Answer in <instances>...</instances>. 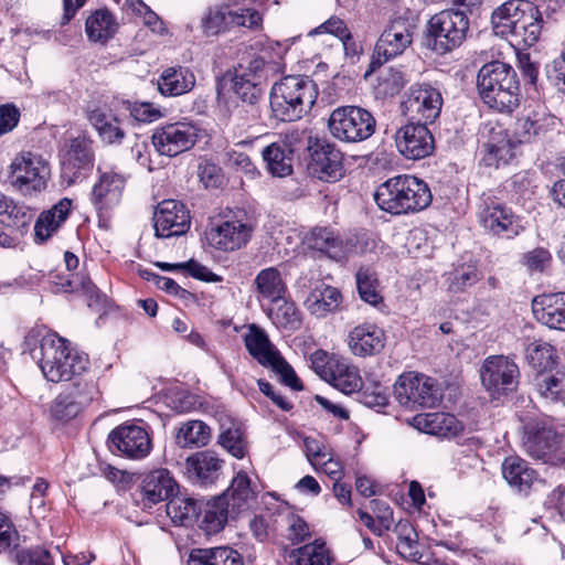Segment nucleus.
Returning a JSON list of instances; mask_svg holds the SVG:
<instances>
[{
	"label": "nucleus",
	"mask_w": 565,
	"mask_h": 565,
	"mask_svg": "<svg viewBox=\"0 0 565 565\" xmlns=\"http://www.w3.org/2000/svg\"><path fill=\"white\" fill-rule=\"evenodd\" d=\"M31 355L36 360L43 376L52 383L71 381L83 374L89 365L87 354L55 332L44 334Z\"/></svg>",
	"instance_id": "1"
},
{
	"label": "nucleus",
	"mask_w": 565,
	"mask_h": 565,
	"mask_svg": "<svg viewBox=\"0 0 565 565\" xmlns=\"http://www.w3.org/2000/svg\"><path fill=\"white\" fill-rule=\"evenodd\" d=\"M495 34L510 38L519 45H534L542 33L543 19L539 8L527 0H509L491 15Z\"/></svg>",
	"instance_id": "2"
},
{
	"label": "nucleus",
	"mask_w": 565,
	"mask_h": 565,
	"mask_svg": "<svg viewBox=\"0 0 565 565\" xmlns=\"http://www.w3.org/2000/svg\"><path fill=\"white\" fill-rule=\"evenodd\" d=\"M374 199L382 211L402 215L426 209L431 202V193L424 181L413 175L401 174L382 183Z\"/></svg>",
	"instance_id": "3"
},
{
	"label": "nucleus",
	"mask_w": 565,
	"mask_h": 565,
	"mask_svg": "<svg viewBox=\"0 0 565 565\" xmlns=\"http://www.w3.org/2000/svg\"><path fill=\"white\" fill-rule=\"evenodd\" d=\"M318 97L316 83L307 76H287L274 84L270 106L276 118L295 121L309 113Z\"/></svg>",
	"instance_id": "4"
},
{
	"label": "nucleus",
	"mask_w": 565,
	"mask_h": 565,
	"mask_svg": "<svg viewBox=\"0 0 565 565\" xmlns=\"http://www.w3.org/2000/svg\"><path fill=\"white\" fill-rule=\"evenodd\" d=\"M477 86L481 99L492 109L511 113L519 105V82L509 64H484L479 70Z\"/></svg>",
	"instance_id": "5"
},
{
	"label": "nucleus",
	"mask_w": 565,
	"mask_h": 565,
	"mask_svg": "<svg viewBox=\"0 0 565 565\" xmlns=\"http://www.w3.org/2000/svg\"><path fill=\"white\" fill-rule=\"evenodd\" d=\"M305 245L320 252L332 260L343 262L375 247V241L367 233L340 234L330 227H315L303 239Z\"/></svg>",
	"instance_id": "6"
},
{
	"label": "nucleus",
	"mask_w": 565,
	"mask_h": 565,
	"mask_svg": "<svg viewBox=\"0 0 565 565\" xmlns=\"http://www.w3.org/2000/svg\"><path fill=\"white\" fill-rule=\"evenodd\" d=\"M469 30L468 15L458 9H446L434 14L427 23L431 49L446 54L459 47Z\"/></svg>",
	"instance_id": "7"
},
{
	"label": "nucleus",
	"mask_w": 565,
	"mask_h": 565,
	"mask_svg": "<svg viewBox=\"0 0 565 565\" xmlns=\"http://www.w3.org/2000/svg\"><path fill=\"white\" fill-rule=\"evenodd\" d=\"M49 177L50 168L42 157L23 152L9 164L7 182L15 192L26 196L42 192Z\"/></svg>",
	"instance_id": "8"
},
{
	"label": "nucleus",
	"mask_w": 565,
	"mask_h": 565,
	"mask_svg": "<svg viewBox=\"0 0 565 565\" xmlns=\"http://www.w3.org/2000/svg\"><path fill=\"white\" fill-rule=\"evenodd\" d=\"M373 115L358 106L335 108L328 120L330 134L344 142H360L370 138L375 131Z\"/></svg>",
	"instance_id": "9"
},
{
	"label": "nucleus",
	"mask_w": 565,
	"mask_h": 565,
	"mask_svg": "<svg viewBox=\"0 0 565 565\" xmlns=\"http://www.w3.org/2000/svg\"><path fill=\"white\" fill-rule=\"evenodd\" d=\"M202 130L193 121H174L158 126L151 137L154 149L161 156L177 157L192 149Z\"/></svg>",
	"instance_id": "10"
},
{
	"label": "nucleus",
	"mask_w": 565,
	"mask_h": 565,
	"mask_svg": "<svg viewBox=\"0 0 565 565\" xmlns=\"http://www.w3.org/2000/svg\"><path fill=\"white\" fill-rule=\"evenodd\" d=\"M478 220L483 230L495 237L513 238L523 231L519 216L509 206L492 198L482 200Z\"/></svg>",
	"instance_id": "11"
},
{
	"label": "nucleus",
	"mask_w": 565,
	"mask_h": 565,
	"mask_svg": "<svg viewBox=\"0 0 565 565\" xmlns=\"http://www.w3.org/2000/svg\"><path fill=\"white\" fill-rule=\"evenodd\" d=\"M441 107L440 92L425 83L412 85L401 104L405 116L423 124L434 122L439 117Z\"/></svg>",
	"instance_id": "12"
},
{
	"label": "nucleus",
	"mask_w": 565,
	"mask_h": 565,
	"mask_svg": "<svg viewBox=\"0 0 565 565\" xmlns=\"http://www.w3.org/2000/svg\"><path fill=\"white\" fill-rule=\"evenodd\" d=\"M397 151L407 160L429 157L435 149L433 134L423 122H408L395 132Z\"/></svg>",
	"instance_id": "13"
},
{
	"label": "nucleus",
	"mask_w": 565,
	"mask_h": 565,
	"mask_svg": "<svg viewBox=\"0 0 565 565\" xmlns=\"http://www.w3.org/2000/svg\"><path fill=\"white\" fill-rule=\"evenodd\" d=\"M111 451H118L130 459H142L151 450V439L148 431L136 424L125 423L113 429L108 436Z\"/></svg>",
	"instance_id": "14"
},
{
	"label": "nucleus",
	"mask_w": 565,
	"mask_h": 565,
	"mask_svg": "<svg viewBox=\"0 0 565 565\" xmlns=\"http://www.w3.org/2000/svg\"><path fill=\"white\" fill-rule=\"evenodd\" d=\"M308 173L324 182H337L344 174L342 153L334 145L316 142L309 147Z\"/></svg>",
	"instance_id": "15"
},
{
	"label": "nucleus",
	"mask_w": 565,
	"mask_h": 565,
	"mask_svg": "<svg viewBox=\"0 0 565 565\" xmlns=\"http://www.w3.org/2000/svg\"><path fill=\"white\" fill-rule=\"evenodd\" d=\"M252 225L239 218H231L213 224L205 231V238L210 246L232 252L247 244L252 236Z\"/></svg>",
	"instance_id": "16"
},
{
	"label": "nucleus",
	"mask_w": 565,
	"mask_h": 565,
	"mask_svg": "<svg viewBox=\"0 0 565 565\" xmlns=\"http://www.w3.org/2000/svg\"><path fill=\"white\" fill-rule=\"evenodd\" d=\"M411 43L412 33L408 23L403 19L391 21L375 44L372 64L381 65L401 55Z\"/></svg>",
	"instance_id": "17"
},
{
	"label": "nucleus",
	"mask_w": 565,
	"mask_h": 565,
	"mask_svg": "<svg viewBox=\"0 0 565 565\" xmlns=\"http://www.w3.org/2000/svg\"><path fill=\"white\" fill-rule=\"evenodd\" d=\"M153 222L156 236L169 238L186 233L190 227V215L181 202L164 200L158 204Z\"/></svg>",
	"instance_id": "18"
},
{
	"label": "nucleus",
	"mask_w": 565,
	"mask_h": 565,
	"mask_svg": "<svg viewBox=\"0 0 565 565\" xmlns=\"http://www.w3.org/2000/svg\"><path fill=\"white\" fill-rule=\"evenodd\" d=\"M224 461L212 450H201L190 455L184 462L188 480L200 487L214 484L221 476Z\"/></svg>",
	"instance_id": "19"
},
{
	"label": "nucleus",
	"mask_w": 565,
	"mask_h": 565,
	"mask_svg": "<svg viewBox=\"0 0 565 565\" xmlns=\"http://www.w3.org/2000/svg\"><path fill=\"white\" fill-rule=\"evenodd\" d=\"M519 376L516 363L504 355H490L480 367V379L484 388L518 385Z\"/></svg>",
	"instance_id": "20"
},
{
	"label": "nucleus",
	"mask_w": 565,
	"mask_h": 565,
	"mask_svg": "<svg viewBox=\"0 0 565 565\" xmlns=\"http://www.w3.org/2000/svg\"><path fill=\"white\" fill-rule=\"evenodd\" d=\"M258 489L243 470L238 471L224 493L221 494L231 508L232 518L250 510L257 503Z\"/></svg>",
	"instance_id": "21"
},
{
	"label": "nucleus",
	"mask_w": 565,
	"mask_h": 565,
	"mask_svg": "<svg viewBox=\"0 0 565 565\" xmlns=\"http://www.w3.org/2000/svg\"><path fill=\"white\" fill-rule=\"evenodd\" d=\"M559 126L558 119L543 109L531 111L515 124L520 142H533L550 137Z\"/></svg>",
	"instance_id": "22"
},
{
	"label": "nucleus",
	"mask_w": 565,
	"mask_h": 565,
	"mask_svg": "<svg viewBox=\"0 0 565 565\" xmlns=\"http://www.w3.org/2000/svg\"><path fill=\"white\" fill-rule=\"evenodd\" d=\"M178 490V483L166 468L148 472L141 482L145 505L151 507L161 501L170 500Z\"/></svg>",
	"instance_id": "23"
},
{
	"label": "nucleus",
	"mask_w": 565,
	"mask_h": 565,
	"mask_svg": "<svg viewBox=\"0 0 565 565\" xmlns=\"http://www.w3.org/2000/svg\"><path fill=\"white\" fill-rule=\"evenodd\" d=\"M536 320L551 329L565 331V292L541 295L533 299Z\"/></svg>",
	"instance_id": "24"
},
{
	"label": "nucleus",
	"mask_w": 565,
	"mask_h": 565,
	"mask_svg": "<svg viewBox=\"0 0 565 565\" xmlns=\"http://www.w3.org/2000/svg\"><path fill=\"white\" fill-rule=\"evenodd\" d=\"M273 533L284 535L291 544L308 540L311 535L308 523L288 505L274 511Z\"/></svg>",
	"instance_id": "25"
},
{
	"label": "nucleus",
	"mask_w": 565,
	"mask_h": 565,
	"mask_svg": "<svg viewBox=\"0 0 565 565\" xmlns=\"http://www.w3.org/2000/svg\"><path fill=\"white\" fill-rule=\"evenodd\" d=\"M349 348L354 355L369 356L380 353L385 345V333L374 323L364 322L349 333Z\"/></svg>",
	"instance_id": "26"
},
{
	"label": "nucleus",
	"mask_w": 565,
	"mask_h": 565,
	"mask_svg": "<svg viewBox=\"0 0 565 565\" xmlns=\"http://www.w3.org/2000/svg\"><path fill=\"white\" fill-rule=\"evenodd\" d=\"M124 175L116 172H105L92 191V203L98 212L108 211L119 204L125 189Z\"/></svg>",
	"instance_id": "27"
},
{
	"label": "nucleus",
	"mask_w": 565,
	"mask_h": 565,
	"mask_svg": "<svg viewBox=\"0 0 565 565\" xmlns=\"http://www.w3.org/2000/svg\"><path fill=\"white\" fill-rule=\"evenodd\" d=\"M501 469L508 484L520 493L527 494L535 483L541 482L537 472L518 456L505 458Z\"/></svg>",
	"instance_id": "28"
},
{
	"label": "nucleus",
	"mask_w": 565,
	"mask_h": 565,
	"mask_svg": "<svg viewBox=\"0 0 565 565\" xmlns=\"http://www.w3.org/2000/svg\"><path fill=\"white\" fill-rule=\"evenodd\" d=\"M93 167V153L85 139L75 138L71 140L66 159L63 163V177L68 178L73 183L85 177V172Z\"/></svg>",
	"instance_id": "29"
},
{
	"label": "nucleus",
	"mask_w": 565,
	"mask_h": 565,
	"mask_svg": "<svg viewBox=\"0 0 565 565\" xmlns=\"http://www.w3.org/2000/svg\"><path fill=\"white\" fill-rule=\"evenodd\" d=\"M295 149L289 139H280L271 142L262 151L268 172L278 178L292 173Z\"/></svg>",
	"instance_id": "30"
},
{
	"label": "nucleus",
	"mask_w": 565,
	"mask_h": 565,
	"mask_svg": "<svg viewBox=\"0 0 565 565\" xmlns=\"http://www.w3.org/2000/svg\"><path fill=\"white\" fill-rule=\"evenodd\" d=\"M188 565H250V562L237 550L230 546L193 548Z\"/></svg>",
	"instance_id": "31"
},
{
	"label": "nucleus",
	"mask_w": 565,
	"mask_h": 565,
	"mask_svg": "<svg viewBox=\"0 0 565 565\" xmlns=\"http://www.w3.org/2000/svg\"><path fill=\"white\" fill-rule=\"evenodd\" d=\"M196 83L194 73L184 66H171L160 74L157 84L163 96L177 97L191 92Z\"/></svg>",
	"instance_id": "32"
},
{
	"label": "nucleus",
	"mask_w": 565,
	"mask_h": 565,
	"mask_svg": "<svg viewBox=\"0 0 565 565\" xmlns=\"http://www.w3.org/2000/svg\"><path fill=\"white\" fill-rule=\"evenodd\" d=\"M119 23L108 9H97L85 21V34L89 42L105 45L118 32Z\"/></svg>",
	"instance_id": "33"
},
{
	"label": "nucleus",
	"mask_w": 565,
	"mask_h": 565,
	"mask_svg": "<svg viewBox=\"0 0 565 565\" xmlns=\"http://www.w3.org/2000/svg\"><path fill=\"white\" fill-rule=\"evenodd\" d=\"M483 147L486 151L483 161L487 166L499 167L501 163H508L514 157V146L502 127L490 128Z\"/></svg>",
	"instance_id": "34"
},
{
	"label": "nucleus",
	"mask_w": 565,
	"mask_h": 565,
	"mask_svg": "<svg viewBox=\"0 0 565 565\" xmlns=\"http://www.w3.org/2000/svg\"><path fill=\"white\" fill-rule=\"evenodd\" d=\"M342 302V295L335 287L320 285L313 288L305 300L307 310L317 318L335 312Z\"/></svg>",
	"instance_id": "35"
},
{
	"label": "nucleus",
	"mask_w": 565,
	"mask_h": 565,
	"mask_svg": "<svg viewBox=\"0 0 565 565\" xmlns=\"http://www.w3.org/2000/svg\"><path fill=\"white\" fill-rule=\"evenodd\" d=\"M72 209V201L63 198L50 210L40 214L35 225V237L41 242L49 239L67 220Z\"/></svg>",
	"instance_id": "36"
},
{
	"label": "nucleus",
	"mask_w": 565,
	"mask_h": 565,
	"mask_svg": "<svg viewBox=\"0 0 565 565\" xmlns=\"http://www.w3.org/2000/svg\"><path fill=\"white\" fill-rule=\"evenodd\" d=\"M244 343L248 353L265 367L280 354L267 333L256 324L248 327V331L244 335Z\"/></svg>",
	"instance_id": "37"
},
{
	"label": "nucleus",
	"mask_w": 565,
	"mask_h": 565,
	"mask_svg": "<svg viewBox=\"0 0 565 565\" xmlns=\"http://www.w3.org/2000/svg\"><path fill=\"white\" fill-rule=\"evenodd\" d=\"M89 399L82 391L61 392L51 404V418L55 422L68 423L83 411Z\"/></svg>",
	"instance_id": "38"
},
{
	"label": "nucleus",
	"mask_w": 565,
	"mask_h": 565,
	"mask_svg": "<svg viewBox=\"0 0 565 565\" xmlns=\"http://www.w3.org/2000/svg\"><path fill=\"white\" fill-rule=\"evenodd\" d=\"M254 286L259 301H279L287 294V286L276 267L262 269L254 279Z\"/></svg>",
	"instance_id": "39"
},
{
	"label": "nucleus",
	"mask_w": 565,
	"mask_h": 565,
	"mask_svg": "<svg viewBox=\"0 0 565 565\" xmlns=\"http://www.w3.org/2000/svg\"><path fill=\"white\" fill-rule=\"evenodd\" d=\"M87 119L96 129L103 142L108 145L120 143L125 138V131L119 120L110 113L102 108L88 111Z\"/></svg>",
	"instance_id": "40"
},
{
	"label": "nucleus",
	"mask_w": 565,
	"mask_h": 565,
	"mask_svg": "<svg viewBox=\"0 0 565 565\" xmlns=\"http://www.w3.org/2000/svg\"><path fill=\"white\" fill-rule=\"evenodd\" d=\"M199 513V525L207 534L220 532L232 518L231 508L221 495L209 500Z\"/></svg>",
	"instance_id": "41"
},
{
	"label": "nucleus",
	"mask_w": 565,
	"mask_h": 565,
	"mask_svg": "<svg viewBox=\"0 0 565 565\" xmlns=\"http://www.w3.org/2000/svg\"><path fill=\"white\" fill-rule=\"evenodd\" d=\"M415 420L426 434L440 437L455 436L462 429L457 418L448 413L417 415Z\"/></svg>",
	"instance_id": "42"
},
{
	"label": "nucleus",
	"mask_w": 565,
	"mask_h": 565,
	"mask_svg": "<svg viewBox=\"0 0 565 565\" xmlns=\"http://www.w3.org/2000/svg\"><path fill=\"white\" fill-rule=\"evenodd\" d=\"M526 452L536 459L548 461L551 459H561L557 455L558 440L555 431L548 428H542L535 434L529 436L524 443Z\"/></svg>",
	"instance_id": "43"
},
{
	"label": "nucleus",
	"mask_w": 565,
	"mask_h": 565,
	"mask_svg": "<svg viewBox=\"0 0 565 565\" xmlns=\"http://www.w3.org/2000/svg\"><path fill=\"white\" fill-rule=\"evenodd\" d=\"M267 316L275 327L284 331L294 332L301 327V313L286 296L279 301L271 302Z\"/></svg>",
	"instance_id": "44"
},
{
	"label": "nucleus",
	"mask_w": 565,
	"mask_h": 565,
	"mask_svg": "<svg viewBox=\"0 0 565 565\" xmlns=\"http://www.w3.org/2000/svg\"><path fill=\"white\" fill-rule=\"evenodd\" d=\"M167 514L177 525H192L200 516V504L192 498H171L167 505Z\"/></svg>",
	"instance_id": "45"
},
{
	"label": "nucleus",
	"mask_w": 565,
	"mask_h": 565,
	"mask_svg": "<svg viewBox=\"0 0 565 565\" xmlns=\"http://www.w3.org/2000/svg\"><path fill=\"white\" fill-rule=\"evenodd\" d=\"M211 439V429L202 420H188L177 431L175 441L181 448L203 447Z\"/></svg>",
	"instance_id": "46"
},
{
	"label": "nucleus",
	"mask_w": 565,
	"mask_h": 565,
	"mask_svg": "<svg viewBox=\"0 0 565 565\" xmlns=\"http://www.w3.org/2000/svg\"><path fill=\"white\" fill-rule=\"evenodd\" d=\"M291 565H330V552L320 541L292 550L289 554Z\"/></svg>",
	"instance_id": "47"
},
{
	"label": "nucleus",
	"mask_w": 565,
	"mask_h": 565,
	"mask_svg": "<svg viewBox=\"0 0 565 565\" xmlns=\"http://www.w3.org/2000/svg\"><path fill=\"white\" fill-rule=\"evenodd\" d=\"M395 531L397 533V553L405 559L417 561L423 558L418 551L417 533L408 522H398Z\"/></svg>",
	"instance_id": "48"
},
{
	"label": "nucleus",
	"mask_w": 565,
	"mask_h": 565,
	"mask_svg": "<svg viewBox=\"0 0 565 565\" xmlns=\"http://www.w3.org/2000/svg\"><path fill=\"white\" fill-rule=\"evenodd\" d=\"M341 360L342 356L329 353L322 349L316 350L309 356L311 369L328 384L335 380L334 374L338 372L337 369Z\"/></svg>",
	"instance_id": "49"
},
{
	"label": "nucleus",
	"mask_w": 565,
	"mask_h": 565,
	"mask_svg": "<svg viewBox=\"0 0 565 565\" xmlns=\"http://www.w3.org/2000/svg\"><path fill=\"white\" fill-rule=\"evenodd\" d=\"M51 281L61 287V289L65 292L67 291H76L79 288L89 297L90 302L88 303L92 307L95 303L102 302V296L97 289V287L93 284L89 278L82 277L71 278V277H61L58 274L51 275Z\"/></svg>",
	"instance_id": "50"
},
{
	"label": "nucleus",
	"mask_w": 565,
	"mask_h": 565,
	"mask_svg": "<svg viewBox=\"0 0 565 565\" xmlns=\"http://www.w3.org/2000/svg\"><path fill=\"white\" fill-rule=\"evenodd\" d=\"M10 558L17 565H54V558L43 546L14 547Z\"/></svg>",
	"instance_id": "51"
},
{
	"label": "nucleus",
	"mask_w": 565,
	"mask_h": 565,
	"mask_svg": "<svg viewBox=\"0 0 565 565\" xmlns=\"http://www.w3.org/2000/svg\"><path fill=\"white\" fill-rule=\"evenodd\" d=\"M356 287L361 299L372 306L382 302V296L377 289V279L373 270L361 267L355 275Z\"/></svg>",
	"instance_id": "52"
},
{
	"label": "nucleus",
	"mask_w": 565,
	"mask_h": 565,
	"mask_svg": "<svg viewBox=\"0 0 565 565\" xmlns=\"http://www.w3.org/2000/svg\"><path fill=\"white\" fill-rule=\"evenodd\" d=\"M554 356L555 349L547 342L534 341L526 348V359L529 363L540 371L552 367Z\"/></svg>",
	"instance_id": "53"
},
{
	"label": "nucleus",
	"mask_w": 565,
	"mask_h": 565,
	"mask_svg": "<svg viewBox=\"0 0 565 565\" xmlns=\"http://www.w3.org/2000/svg\"><path fill=\"white\" fill-rule=\"evenodd\" d=\"M231 25V4L211 8L203 18V28L207 34H217Z\"/></svg>",
	"instance_id": "54"
},
{
	"label": "nucleus",
	"mask_w": 565,
	"mask_h": 565,
	"mask_svg": "<svg viewBox=\"0 0 565 565\" xmlns=\"http://www.w3.org/2000/svg\"><path fill=\"white\" fill-rule=\"evenodd\" d=\"M337 371L334 374L335 380L330 383L334 388H362L365 384L359 369L350 364L344 358L340 361Z\"/></svg>",
	"instance_id": "55"
},
{
	"label": "nucleus",
	"mask_w": 565,
	"mask_h": 565,
	"mask_svg": "<svg viewBox=\"0 0 565 565\" xmlns=\"http://www.w3.org/2000/svg\"><path fill=\"white\" fill-rule=\"evenodd\" d=\"M263 22V15L255 8L243 3L231 4V25L258 29Z\"/></svg>",
	"instance_id": "56"
},
{
	"label": "nucleus",
	"mask_w": 565,
	"mask_h": 565,
	"mask_svg": "<svg viewBox=\"0 0 565 565\" xmlns=\"http://www.w3.org/2000/svg\"><path fill=\"white\" fill-rule=\"evenodd\" d=\"M233 89L235 94L245 103L255 104L260 95L258 83L250 78L245 72H235L233 77Z\"/></svg>",
	"instance_id": "57"
},
{
	"label": "nucleus",
	"mask_w": 565,
	"mask_h": 565,
	"mask_svg": "<svg viewBox=\"0 0 565 565\" xmlns=\"http://www.w3.org/2000/svg\"><path fill=\"white\" fill-rule=\"evenodd\" d=\"M406 84L404 74L395 68H388L381 73L375 87L376 94L382 97L394 96Z\"/></svg>",
	"instance_id": "58"
},
{
	"label": "nucleus",
	"mask_w": 565,
	"mask_h": 565,
	"mask_svg": "<svg viewBox=\"0 0 565 565\" xmlns=\"http://www.w3.org/2000/svg\"><path fill=\"white\" fill-rule=\"evenodd\" d=\"M441 392L443 391H399L397 398L404 405L413 403L420 407L434 408L443 401Z\"/></svg>",
	"instance_id": "59"
},
{
	"label": "nucleus",
	"mask_w": 565,
	"mask_h": 565,
	"mask_svg": "<svg viewBox=\"0 0 565 565\" xmlns=\"http://www.w3.org/2000/svg\"><path fill=\"white\" fill-rule=\"evenodd\" d=\"M269 367L278 377V382L289 388H303L302 382L297 376L292 366L279 354L277 359L268 364Z\"/></svg>",
	"instance_id": "60"
},
{
	"label": "nucleus",
	"mask_w": 565,
	"mask_h": 565,
	"mask_svg": "<svg viewBox=\"0 0 565 565\" xmlns=\"http://www.w3.org/2000/svg\"><path fill=\"white\" fill-rule=\"evenodd\" d=\"M218 443L235 458L242 459L246 455V443L238 428H228L223 431Z\"/></svg>",
	"instance_id": "61"
},
{
	"label": "nucleus",
	"mask_w": 565,
	"mask_h": 565,
	"mask_svg": "<svg viewBox=\"0 0 565 565\" xmlns=\"http://www.w3.org/2000/svg\"><path fill=\"white\" fill-rule=\"evenodd\" d=\"M435 381L416 371H407L402 373L394 383L393 388H434Z\"/></svg>",
	"instance_id": "62"
},
{
	"label": "nucleus",
	"mask_w": 565,
	"mask_h": 565,
	"mask_svg": "<svg viewBox=\"0 0 565 565\" xmlns=\"http://www.w3.org/2000/svg\"><path fill=\"white\" fill-rule=\"evenodd\" d=\"M348 395H353L356 401L369 408L380 412L388 404L386 391H343Z\"/></svg>",
	"instance_id": "63"
},
{
	"label": "nucleus",
	"mask_w": 565,
	"mask_h": 565,
	"mask_svg": "<svg viewBox=\"0 0 565 565\" xmlns=\"http://www.w3.org/2000/svg\"><path fill=\"white\" fill-rule=\"evenodd\" d=\"M19 533L11 520L0 512V553L18 547Z\"/></svg>",
	"instance_id": "64"
}]
</instances>
